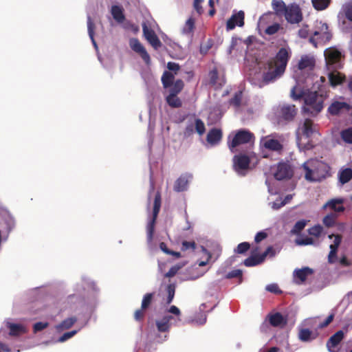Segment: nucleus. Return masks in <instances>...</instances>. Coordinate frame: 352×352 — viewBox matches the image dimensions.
Here are the masks:
<instances>
[{"mask_svg":"<svg viewBox=\"0 0 352 352\" xmlns=\"http://www.w3.org/2000/svg\"><path fill=\"white\" fill-rule=\"evenodd\" d=\"M153 294L151 293L144 295L142 302V309H146L151 304Z\"/></svg>","mask_w":352,"mask_h":352,"instance_id":"obj_50","label":"nucleus"},{"mask_svg":"<svg viewBox=\"0 0 352 352\" xmlns=\"http://www.w3.org/2000/svg\"><path fill=\"white\" fill-rule=\"evenodd\" d=\"M342 198H335L329 200L322 207L323 209L329 208L336 212H341L344 210Z\"/></svg>","mask_w":352,"mask_h":352,"instance_id":"obj_24","label":"nucleus"},{"mask_svg":"<svg viewBox=\"0 0 352 352\" xmlns=\"http://www.w3.org/2000/svg\"><path fill=\"white\" fill-rule=\"evenodd\" d=\"M250 248V244L247 242L241 243L236 247L235 252L238 254H243Z\"/></svg>","mask_w":352,"mask_h":352,"instance_id":"obj_53","label":"nucleus"},{"mask_svg":"<svg viewBox=\"0 0 352 352\" xmlns=\"http://www.w3.org/2000/svg\"><path fill=\"white\" fill-rule=\"evenodd\" d=\"M245 14L243 11H239L237 13L233 14L231 17L227 21L226 29L231 30L235 28L236 26L242 27L244 25Z\"/></svg>","mask_w":352,"mask_h":352,"instance_id":"obj_16","label":"nucleus"},{"mask_svg":"<svg viewBox=\"0 0 352 352\" xmlns=\"http://www.w3.org/2000/svg\"><path fill=\"white\" fill-rule=\"evenodd\" d=\"M341 305L344 307L351 306L352 307V293L346 295L341 301Z\"/></svg>","mask_w":352,"mask_h":352,"instance_id":"obj_56","label":"nucleus"},{"mask_svg":"<svg viewBox=\"0 0 352 352\" xmlns=\"http://www.w3.org/2000/svg\"><path fill=\"white\" fill-rule=\"evenodd\" d=\"M313 274V270L305 267L302 269L295 270L294 272V280L297 284L303 283L309 276Z\"/></svg>","mask_w":352,"mask_h":352,"instance_id":"obj_21","label":"nucleus"},{"mask_svg":"<svg viewBox=\"0 0 352 352\" xmlns=\"http://www.w3.org/2000/svg\"><path fill=\"white\" fill-rule=\"evenodd\" d=\"M352 178V170L350 168L342 169L339 173V181L342 184L349 182Z\"/></svg>","mask_w":352,"mask_h":352,"instance_id":"obj_33","label":"nucleus"},{"mask_svg":"<svg viewBox=\"0 0 352 352\" xmlns=\"http://www.w3.org/2000/svg\"><path fill=\"white\" fill-rule=\"evenodd\" d=\"M297 114V109L294 104H286L280 108L279 115L286 121H292Z\"/></svg>","mask_w":352,"mask_h":352,"instance_id":"obj_17","label":"nucleus"},{"mask_svg":"<svg viewBox=\"0 0 352 352\" xmlns=\"http://www.w3.org/2000/svg\"><path fill=\"white\" fill-rule=\"evenodd\" d=\"M284 15L287 22L292 24L298 23L302 20L301 10L299 6L296 4H292L287 6Z\"/></svg>","mask_w":352,"mask_h":352,"instance_id":"obj_11","label":"nucleus"},{"mask_svg":"<svg viewBox=\"0 0 352 352\" xmlns=\"http://www.w3.org/2000/svg\"><path fill=\"white\" fill-rule=\"evenodd\" d=\"M267 236V234L264 231L258 232L254 238L256 243H259Z\"/></svg>","mask_w":352,"mask_h":352,"instance_id":"obj_59","label":"nucleus"},{"mask_svg":"<svg viewBox=\"0 0 352 352\" xmlns=\"http://www.w3.org/2000/svg\"><path fill=\"white\" fill-rule=\"evenodd\" d=\"M111 14L114 19L119 23H122L125 20V15L124 14V8L121 6L114 5L111 6Z\"/></svg>","mask_w":352,"mask_h":352,"instance_id":"obj_29","label":"nucleus"},{"mask_svg":"<svg viewBox=\"0 0 352 352\" xmlns=\"http://www.w3.org/2000/svg\"><path fill=\"white\" fill-rule=\"evenodd\" d=\"M298 245H308L314 244V239L309 236L299 237L295 241Z\"/></svg>","mask_w":352,"mask_h":352,"instance_id":"obj_44","label":"nucleus"},{"mask_svg":"<svg viewBox=\"0 0 352 352\" xmlns=\"http://www.w3.org/2000/svg\"><path fill=\"white\" fill-rule=\"evenodd\" d=\"M334 314H331L325 320V321L322 323H320L318 327L320 328H323L326 326H327L333 319Z\"/></svg>","mask_w":352,"mask_h":352,"instance_id":"obj_62","label":"nucleus"},{"mask_svg":"<svg viewBox=\"0 0 352 352\" xmlns=\"http://www.w3.org/2000/svg\"><path fill=\"white\" fill-rule=\"evenodd\" d=\"M276 179L283 180L290 178L293 175V170L288 162H280L273 170Z\"/></svg>","mask_w":352,"mask_h":352,"instance_id":"obj_10","label":"nucleus"},{"mask_svg":"<svg viewBox=\"0 0 352 352\" xmlns=\"http://www.w3.org/2000/svg\"><path fill=\"white\" fill-rule=\"evenodd\" d=\"M242 275V271L241 270H234L230 272L227 274V277L229 278H234V277H240Z\"/></svg>","mask_w":352,"mask_h":352,"instance_id":"obj_61","label":"nucleus"},{"mask_svg":"<svg viewBox=\"0 0 352 352\" xmlns=\"http://www.w3.org/2000/svg\"><path fill=\"white\" fill-rule=\"evenodd\" d=\"M270 323L274 327H283L286 324L287 320L280 313H275L268 316Z\"/></svg>","mask_w":352,"mask_h":352,"instance_id":"obj_28","label":"nucleus"},{"mask_svg":"<svg viewBox=\"0 0 352 352\" xmlns=\"http://www.w3.org/2000/svg\"><path fill=\"white\" fill-rule=\"evenodd\" d=\"M274 256L275 252L272 247H269L265 252L259 256H252L244 261V265L247 267H252L261 263L267 255Z\"/></svg>","mask_w":352,"mask_h":352,"instance_id":"obj_14","label":"nucleus"},{"mask_svg":"<svg viewBox=\"0 0 352 352\" xmlns=\"http://www.w3.org/2000/svg\"><path fill=\"white\" fill-rule=\"evenodd\" d=\"M202 1L203 0H194V8L199 14H201L204 12V9L201 6Z\"/></svg>","mask_w":352,"mask_h":352,"instance_id":"obj_57","label":"nucleus"},{"mask_svg":"<svg viewBox=\"0 0 352 352\" xmlns=\"http://www.w3.org/2000/svg\"><path fill=\"white\" fill-rule=\"evenodd\" d=\"M184 87V83L183 80L181 79H177L174 82H173V85L171 87H170V94L177 95L182 91Z\"/></svg>","mask_w":352,"mask_h":352,"instance_id":"obj_38","label":"nucleus"},{"mask_svg":"<svg viewBox=\"0 0 352 352\" xmlns=\"http://www.w3.org/2000/svg\"><path fill=\"white\" fill-rule=\"evenodd\" d=\"M77 321L76 317H70L64 320L61 323L56 326V329L58 331H62L63 329H67L73 326V324Z\"/></svg>","mask_w":352,"mask_h":352,"instance_id":"obj_36","label":"nucleus"},{"mask_svg":"<svg viewBox=\"0 0 352 352\" xmlns=\"http://www.w3.org/2000/svg\"><path fill=\"white\" fill-rule=\"evenodd\" d=\"M329 80L331 86L332 87H336L339 85L342 84L345 80L346 76L345 75L342 74V73L334 71L331 72L329 74Z\"/></svg>","mask_w":352,"mask_h":352,"instance_id":"obj_26","label":"nucleus"},{"mask_svg":"<svg viewBox=\"0 0 352 352\" xmlns=\"http://www.w3.org/2000/svg\"><path fill=\"white\" fill-rule=\"evenodd\" d=\"M266 290L273 293L278 292V287L276 284H270L266 286Z\"/></svg>","mask_w":352,"mask_h":352,"instance_id":"obj_64","label":"nucleus"},{"mask_svg":"<svg viewBox=\"0 0 352 352\" xmlns=\"http://www.w3.org/2000/svg\"><path fill=\"white\" fill-rule=\"evenodd\" d=\"M191 179L192 175L190 174L182 175L175 182L174 190L176 192L186 190Z\"/></svg>","mask_w":352,"mask_h":352,"instance_id":"obj_22","label":"nucleus"},{"mask_svg":"<svg viewBox=\"0 0 352 352\" xmlns=\"http://www.w3.org/2000/svg\"><path fill=\"white\" fill-rule=\"evenodd\" d=\"M269 204L274 210H278L285 206V203L283 202L282 198L278 197L274 201L270 202Z\"/></svg>","mask_w":352,"mask_h":352,"instance_id":"obj_52","label":"nucleus"},{"mask_svg":"<svg viewBox=\"0 0 352 352\" xmlns=\"http://www.w3.org/2000/svg\"><path fill=\"white\" fill-rule=\"evenodd\" d=\"M259 147L262 151L280 153L283 151V145L278 140L275 139L273 135H269L260 139Z\"/></svg>","mask_w":352,"mask_h":352,"instance_id":"obj_9","label":"nucleus"},{"mask_svg":"<svg viewBox=\"0 0 352 352\" xmlns=\"http://www.w3.org/2000/svg\"><path fill=\"white\" fill-rule=\"evenodd\" d=\"M77 333L76 330H74L69 332L65 333L62 336H60L58 341L59 342H64L69 338H72Z\"/></svg>","mask_w":352,"mask_h":352,"instance_id":"obj_54","label":"nucleus"},{"mask_svg":"<svg viewBox=\"0 0 352 352\" xmlns=\"http://www.w3.org/2000/svg\"><path fill=\"white\" fill-rule=\"evenodd\" d=\"M336 218V216L334 214H333V213L329 214L323 218V221H322L323 223L327 227H331L335 223Z\"/></svg>","mask_w":352,"mask_h":352,"instance_id":"obj_45","label":"nucleus"},{"mask_svg":"<svg viewBox=\"0 0 352 352\" xmlns=\"http://www.w3.org/2000/svg\"><path fill=\"white\" fill-rule=\"evenodd\" d=\"M272 6L278 14H284L287 8V6L282 0H272Z\"/></svg>","mask_w":352,"mask_h":352,"instance_id":"obj_35","label":"nucleus"},{"mask_svg":"<svg viewBox=\"0 0 352 352\" xmlns=\"http://www.w3.org/2000/svg\"><path fill=\"white\" fill-rule=\"evenodd\" d=\"M131 48L139 54L141 58L146 64H149L151 62V58L145 47L142 45L138 38H131L129 41Z\"/></svg>","mask_w":352,"mask_h":352,"instance_id":"obj_15","label":"nucleus"},{"mask_svg":"<svg viewBox=\"0 0 352 352\" xmlns=\"http://www.w3.org/2000/svg\"><path fill=\"white\" fill-rule=\"evenodd\" d=\"M210 80L212 84H215L218 78V72L217 69H213L209 73Z\"/></svg>","mask_w":352,"mask_h":352,"instance_id":"obj_60","label":"nucleus"},{"mask_svg":"<svg viewBox=\"0 0 352 352\" xmlns=\"http://www.w3.org/2000/svg\"><path fill=\"white\" fill-rule=\"evenodd\" d=\"M87 29H88V33L90 38L92 41L93 44L96 46V43L94 40V29H95V24L91 20V16L87 17Z\"/></svg>","mask_w":352,"mask_h":352,"instance_id":"obj_41","label":"nucleus"},{"mask_svg":"<svg viewBox=\"0 0 352 352\" xmlns=\"http://www.w3.org/2000/svg\"><path fill=\"white\" fill-rule=\"evenodd\" d=\"M174 75L171 72L165 71L161 79L164 88L166 89L171 87L173 82H174Z\"/></svg>","mask_w":352,"mask_h":352,"instance_id":"obj_34","label":"nucleus"},{"mask_svg":"<svg viewBox=\"0 0 352 352\" xmlns=\"http://www.w3.org/2000/svg\"><path fill=\"white\" fill-rule=\"evenodd\" d=\"M305 178L310 182H320L329 175L330 167L322 161L311 160L303 164Z\"/></svg>","mask_w":352,"mask_h":352,"instance_id":"obj_3","label":"nucleus"},{"mask_svg":"<svg viewBox=\"0 0 352 352\" xmlns=\"http://www.w3.org/2000/svg\"><path fill=\"white\" fill-rule=\"evenodd\" d=\"M222 138V131L219 129L213 128L207 134L206 140L211 144H217Z\"/></svg>","mask_w":352,"mask_h":352,"instance_id":"obj_27","label":"nucleus"},{"mask_svg":"<svg viewBox=\"0 0 352 352\" xmlns=\"http://www.w3.org/2000/svg\"><path fill=\"white\" fill-rule=\"evenodd\" d=\"M324 56L327 64L328 65H336L337 67L338 65L340 64L341 58V53L336 49L329 48L324 51Z\"/></svg>","mask_w":352,"mask_h":352,"instance_id":"obj_19","label":"nucleus"},{"mask_svg":"<svg viewBox=\"0 0 352 352\" xmlns=\"http://www.w3.org/2000/svg\"><path fill=\"white\" fill-rule=\"evenodd\" d=\"M195 129H196V131L199 135H203L205 133V131H206L205 124H204V122L199 118H197L195 120Z\"/></svg>","mask_w":352,"mask_h":352,"instance_id":"obj_48","label":"nucleus"},{"mask_svg":"<svg viewBox=\"0 0 352 352\" xmlns=\"http://www.w3.org/2000/svg\"><path fill=\"white\" fill-rule=\"evenodd\" d=\"M340 136L345 143L352 144V127L342 130Z\"/></svg>","mask_w":352,"mask_h":352,"instance_id":"obj_40","label":"nucleus"},{"mask_svg":"<svg viewBox=\"0 0 352 352\" xmlns=\"http://www.w3.org/2000/svg\"><path fill=\"white\" fill-rule=\"evenodd\" d=\"M344 337V333L342 331H338L333 336H332L329 340L327 346L330 352H336V346L340 342Z\"/></svg>","mask_w":352,"mask_h":352,"instance_id":"obj_25","label":"nucleus"},{"mask_svg":"<svg viewBox=\"0 0 352 352\" xmlns=\"http://www.w3.org/2000/svg\"><path fill=\"white\" fill-rule=\"evenodd\" d=\"M351 109V106L345 102L334 101L328 107L327 111L332 116H338L342 113H349Z\"/></svg>","mask_w":352,"mask_h":352,"instance_id":"obj_13","label":"nucleus"},{"mask_svg":"<svg viewBox=\"0 0 352 352\" xmlns=\"http://www.w3.org/2000/svg\"><path fill=\"white\" fill-rule=\"evenodd\" d=\"M323 228L321 226L317 225L309 228L308 232L310 235L318 237L322 232Z\"/></svg>","mask_w":352,"mask_h":352,"instance_id":"obj_49","label":"nucleus"},{"mask_svg":"<svg viewBox=\"0 0 352 352\" xmlns=\"http://www.w3.org/2000/svg\"><path fill=\"white\" fill-rule=\"evenodd\" d=\"M307 224V221L305 220H300L297 221L294 226L293 227L292 230V233L297 234L300 232L301 230L304 229Z\"/></svg>","mask_w":352,"mask_h":352,"instance_id":"obj_43","label":"nucleus"},{"mask_svg":"<svg viewBox=\"0 0 352 352\" xmlns=\"http://www.w3.org/2000/svg\"><path fill=\"white\" fill-rule=\"evenodd\" d=\"M254 141L255 135L252 132L248 129H239L228 136L227 144L230 151L234 153L239 146L247 144L252 145Z\"/></svg>","mask_w":352,"mask_h":352,"instance_id":"obj_4","label":"nucleus"},{"mask_svg":"<svg viewBox=\"0 0 352 352\" xmlns=\"http://www.w3.org/2000/svg\"><path fill=\"white\" fill-rule=\"evenodd\" d=\"M48 326V322H38L34 324V332L36 333L38 331H42L43 329L47 328Z\"/></svg>","mask_w":352,"mask_h":352,"instance_id":"obj_55","label":"nucleus"},{"mask_svg":"<svg viewBox=\"0 0 352 352\" xmlns=\"http://www.w3.org/2000/svg\"><path fill=\"white\" fill-rule=\"evenodd\" d=\"M142 30L144 38L155 50H157L162 46V42L155 31L149 28L146 23H143Z\"/></svg>","mask_w":352,"mask_h":352,"instance_id":"obj_12","label":"nucleus"},{"mask_svg":"<svg viewBox=\"0 0 352 352\" xmlns=\"http://www.w3.org/2000/svg\"><path fill=\"white\" fill-rule=\"evenodd\" d=\"M242 93L238 91L235 93L234 96L230 100V104L234 107H239L241 102Z\"/></svg>","mask_w":352,"mask_h":352,"instance_id":"obj_46","label":"nucleus"},{"mask_svg":"<svg viewBox=\"0 0 352 352\" xmlns=\"http://www.w3.org/2000/svg\"><path fill=\"white\" fill-rule=\"evenodd\" d=\"M291 96L294 100L303 98L305 104L304 111L316 116L322 110L324 101L328 94L322 89L319 91H311L295 86L291 90Z\"/></svg>","mask_w":352,"mask_h":352,"instance_id":"obj_2","label":"nucleus"},{"mask_svg":"<svg viewBox=\"0 0 352 352\" xmlns=\"http://www.w3.org/2000/svg\"><path fill=\"white\" fill-rule=\"evenodd\" d=\"M167 312L173 314V316L166 315L164 316V318L168 319V322L170 323V326L172 324L177 325L178 322H179L182 320V319H181L182 314H181V311H180L179 309L175 305H172L167 310Z\"/></svg>","mask_w":352,"mask_h":352,"instance_id":"obj_23","label":"nucleus"},{"mask_svg":"<svg viewBox=\"0 0 352 352\" xmlns=\"http://www.w3.org/2000/svg\"><path fill=\"white\" fill-rule=\"evenodd\" d=\"M299 338L300 340L307 342L312 340V332L307 329H301L299 332Z\"/></svg>","mask_w":352,"mask_h":352,"instance_id":"obj_42","label":"nucleus"},{"mask_svg":"<svg viewBox=\"0 0 352 352\" xmlns=\"http://www.w3.org/2000/svg\"><path fill=\"white\" fill-rule=\"evenodd\" d=\"M167 68L170 71L177 72L179 69V65L173 62H168L167 64Z\"/></svg>","mask_w":352,"mask_h":352,"instance_id":"obj_63","label":"nucleus"},{"mask_svg":"<svg viewBox=\"0 0 352 352\" xmlns=\"http://www.w3.org/2000/svg\"><path fill=\"white\" fill-rule=\"evenodd\" d=\"M338 16L352 22V0L345 3L339 12Z\"/></svg>","mask_w":352,"mask_h":352,"instance_id":"obj_30","label":"nucleus"},{"mask_svg":"<svg viewBox=\"0 0 352 352\" xmlns=\"http://www.w3.org/2000/svg\"><path fill=\"white\" fill-rule=\"evenodd\" d=\"M161 206V196L159 192L155 196L154 204H153V217L151 218L146 226V232H147V243L148 245H151L153 240V235L154 232V228L155 220L158 215Z\"/></svg>","mask_w":352,"mask_h":352,"instance_id":"obj_8","label":"nucleus"},{"mask_svg":"<svg viewBox=\"0 0 352 352\" xmlns=\"http://www.w3.org/2000/svg\"><path fill=\"white\" fill-rule=\"evenodd\" d=\"M300 129L305 142H302V138L297 133L296 142L300 152H305L312 147V145L309 144V138L315 131L313 121L310 119H305Z\"/></svg>","mask_w":352,"mask_h":352,"instance_id":"obj_7","label":"nucleus"},{"mask_svg":"<svg viewBox=\"0 0 352 352\" xmlns=\"http://www.w3.org/2000/svg\"><path fill=\"white\" fill-rule=\"evenodd\" d=\"M314 66V60L307 56H302L298 63V68L301 70L307 68H311Z\"/></svg>","mask_w":352,"mask_h":352,"instance_id":"obj_37","label":"nucleus"},{"mask_svg":"<svg viewBox=\"0 0 352 352\" xmlns=\"http://www.w3.org/2000/svg\"><path fill=\"white\" fill-rule=\"evenodd\" d=\"M232 162L234 171L243 176L256 165L258 158L257 155H234Z\"/></svg>","mask_w":352,"mask_h":352,"instance_id":"obj_5","label":"nucleus"},{"mask_svg":"<svg viewBox=\"0 0 352 352\" xmlns=\"http://www.w3.org/2000/svg\"><path fill=\"white\" fill-rule=\"evenodd\" d=\"M314 8L317 10H323L328 8L331 0H311Z\"/></svg>","mask_w":352,"mask_h":352,"instance_id":"obj_39","label":"nucleus"},{"mask_svg":"<svg viewBox=\"0 0 352 352\" xmlns=\"http://www.w3.org/2000/svg\"><path fill=\"white\" fill-rule=\"evenodd\" d=\"M175 286L174 284H170L168 285L167 287V293H168V297H167V303L168 304H170L173 298H174V296H175Z\"/></svg>","mask_w":352,"mask_h":352,"instance_id":"obj_47","label":"nucleus"},{"mask_svg":"<svg viewBox=\"0 0 352 352\" xmlns=\"http://www.w3.org/2000/svg\"><path fill=\"white\" fill-rule=\"evenodd\" d=\"M155 324L157 329L160 332H168L170 328V324L168 322V319L164 318L163 316L161 318H158L155 320Z\"/></svg>","mask_w":352,"mask_h":352,"instance_id":"obj_31","label":"nucleus"},{"mask_svg":"<svg viewBox=\"0 0 352 352\" xmlns=\"http://www.w3.org/2000/svg\"><path fill=\"white\" fill-rule=\"evenodd\" d=\"M292 52L289 48L281 47L276 55L267 60L264 64L262 73V81L268 85L274 82L284 74Z\"/></svg>","mask_w":352,"mask_h":352,"instance_id":"obj_1","label":"nucleus"},{"mask_svg":"<svg viewBox=\"0 0 352 352\" xmlns=\"http://www.w3.org/2000/svg\"><path fill=\"white\" fill-rule=\"evenodd\" d=\"M6 327L10 330L9 334L12 336H19L27 332L25 326L21 323L13 322L10 320L5 321Z\"/></svg>","mask_w":352,"mask_h":352,"instance_id":"obj_20","label":"nucleus"},{"mask_svg":"<svg viewBox=\"0 0 352 352\" xmlns=\"http://www.w3.org/2000/svg\"><path fill=\"white\" fill-rule=\"evenodd\" d=\"M329 238L332 240V242L329 245L330 252L328 259L329 263H333L336 258L337 250L342 241V236L338 234H331Z\"/></svg>","mask_w":352,"mask_h":352,"instance_id":"obj_18","label":"nucleus"},{"mask_svg":"<svg viewBox=\"0 0 352 352\" xmlns=\"http://www.w3.org/2000/svg\"><path fill=\"white\" fill-rule=\"evenodd\" d=\"M196 248V244L195 242H188V241H183L182 242V250H187L190 248H191L192 250H195Z\"/></svg>","mask_w":352,"mask_h":352,"instance_id":"obj_58","label":"nucleus"},{"mask_svg":"<svg viewBox=\"0 0 352 352\" xmlns=\"http://www.w3.org/2000/svg\"><path fill=\"white\" fill-rule=\"evenodd\" d=\"M331 38L332 34L328 25L321 21H317L314 26L313 36L310 37L309 42L317 47L318 44L323 45L328 43Z\"/></svg>","mask_w":352,"mask_h":352,"instance_id":"obj_6","label":"nucleus"},{"mask_svg":"<svg viewBox=\"0 0 352 352\" xmlns=\"http://www.w3.org/2000/svg\"><path fill=\"white\" fill-rule=\"evenodd\" d=\"M177 96V95L169 94L166 97V101L167 104L173 108H179L182 105V100Z\"/></svg>","mask_w":352,"mask_h":352,"instance_id":"obj_32","label":"nucleus"},{"mask_svg":"<svg viewBox=\"0 0 352 352\" xmlns=\"http://www.w3.org/2000/svg\"><path fill=\"white\" fill-rule=\"evenodd\" d=\"M280 29V25L278 23H274L272 25L268 26L265 30V32L266 34L268 35H273L276 34Z\"/></svg>","mask_w":352,"mask_h":352,"instance_id":"obj_51","label":"nucleus"}]
</instances>
